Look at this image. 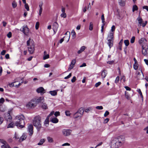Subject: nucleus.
<instances>
[{"label":"nucleus","mask_w":148,"mask_h":148,"mask_svg":"<svg viewBox=\"0 0 148 148\" xmlns=\"http://www.w3.org/2000/svg\"><path fill=\"white\" fill-rule=\"evenodd\" d=\"M65 9L64 8L62 7L61 11L62 13H65Z\"/></svg>","instance_id":"nucleus-62"},{"label":"nucleus","mask_w":148,"mask_h":148,"mask_svg":"<svg viewBox=\"0 0 148 148\" xmlns=\"http://www.w3.org/2000/svg\"><path fill=\"white\" fill-rule=\"evenodd\" d=\"M70 145V144H69L68 143H66L63 144L62 145V146H69Z\"/></svg>","instance_id":"nucleus-60"},{"label":"nucleus","mask_w":148,"mask_h":148,"mask_svg":"<svg viewBox=\"0 0 148 148\" xmlns=\"http://www.w3.org/2000/svg\"><path fill=\"white\" fill-rule=\"evenodd\" d=\"M10 112L11 111H9L8 112L4 114V118L8 122H10L12 120V117L10 115Z\"/></svg>","instance_id":"nucleus-6"},{"label":"nucleus","mask_w":148,"mask_h":148,"mask_svg":"<svg viewBox=\"0 0 148 148\" xmlns=\"http://www.w3.org/2000/svg\"><path fill=\"white\" fill-rule=\"evenodd\" d=\"M14 126V123L12 122L9 123L8 126L7 128L13 127Z\"/></svg>","instance_id":"nucleus-34"},{"label":"nucleus","mask_w":148,"mask_h":148,"mask_svg":"<svg viewBox=\"0 0 148 148\" xmlns=\"http://www.w3.org/2000/svg\"><path fill=\"white\" fill-rule=\"evenodd\" d=\"M76 80V78L75 76L73 77V78L71 80V82L73 83Z\"/></svg>","instance_id":"nucleus-58"},{"label":"nucleus","mask_w":148,"mask_h":148,"mask_svg":"<svg viewBox=\"0 0 148 148\" xmlns=\"http://www.w3.org/2000/svg\"><path fill=\"white\" fill-rule=\"evenodd\" d=\"M60 16L62 17L65 18L66 17V14L65 13H62L60 14Z\"/></svg>","instance_id":"nucleus-42"},{"label":"nucleus","mask_w":148,"mask_h":148,"mask_svg":"<svg viewBox=\"0 0 148 148\" xmlns=\"http://www.w3.org/2000/svg\"><path fill=\"white\" fill-rule=\"evenodd\" d=\"M67 34H69V36H68V39L67 41V42H68L69 40V39H70V33L69 32L67 31L66 32V33L65 34V35H67Z\"/></svg>","instance_id":"nucleus-47"},{"label":"nucleus","mask_w":148,"mask_h":148,"mask_svg":"<svg viewBox=\"0 0 148 148\" xmlns=\"http://www.w3.org/2000/svg\"><path fill=\"white\" fill-rule=\"evenodd\" d=\"M96 108L98 110H102L103 109V107L102 106H97Z\"/></svg>","instance_id":"nucleus-53"},{"label":"nucleus","mask_w":148,"mask_h":148,"mask_svg":"<svg viewBox=\"0 0 148 148\" xmlns=\"http://www.w3.org/2000/svg\"><path fill=\"white\" fill-rule=\"evenodd\" d=\"M135 40V37L134 36H133L130 40V42L131 43H133L134 42Z\"/></svg>","instance_id":"nucleus-40"},{"label":"nucleus","mask_w":148,"mask_h":148,"mask_svg":"<svg viewBox=\"0 0 148 148\" xmlns=\"http://www.w3.org/2000/svg\"><path fill=\"white\" fill-rule=\"evenodd\" d=\"M41 119L39 116L35 117L33 120V124L37 129L38 131H40L42 127Z\"/></svg>","instance_id":"nucleus-3"},{"label":"nucleus","mask_w":148,"mask_h":148,"mask_svg":"<svg viewBox=\"0 0 148 148\" xmlns=\"http://www.w3.org/2000/svg\"><path fill=\"white\" fill-rule=\"evenodd\" d=\"M14 83H15V82H12L11 83H9V85L11 87H13L14 86H17V85H15V86L14 85Z\"/></svg>","instance_id":"nucleus-44"},{"label":"nucleus","mask_w":148,"mask_h":148,"mask_svg":"<svg viewBox=\"0 0 148 148\" xmlns=\"http://www.w3.org/2000/svg\"><path fill=\"white\" fill-rule=\"evenodd\" d=\"M146 42V39L145 38H141L138 41L139 43L142 46L143 45H144V46L147 45Z\"/></svg>","instance_id":"nucleus-9"},{"label":"nucleus","mask_w":148,"mask_h":148,"mask_svg":"<svg viewBox=\"0 0 148 148\" xmlns=\"http://www.w3.org/2000/svg\"><path fill=\"white\" fill-rule=\"evenodd\" d=\"M49 118L48 117H47V119H46V120H45V124H49Z\"/></svg>","instance_id":"nucleus-43"},{"label":"nucleus","mask_w":148,"mask_h":148,"mask_svg":"<svg viewBox=\"0 0 148 148\" xmlns=\"http://www.w3.org/2000/svg\"><path fill=\"white\" fill-rule=\"evenodd\" d=\"M62 132L65 136H67L71 134V130H69L64 129L62 130Z\"/></svg>","instance_id":"nucleus-11"},{"label":"nucleus","mask_w":148,"mask_h":148,"mask_svg":"<svg viewBox=\"0 0 148 148\" xmlns=\"http://www.w3.org/2000/svg\"><path fill=\"white\" fill-rule=\"evenodd\" d=\"M137 20L138 21L139 24L138 25V26H141V25L142 23L143 22V20L140 16H139L137 18Z\"/></svg>","instance_id":"nucleus-20"},{"label":"nucleus","mask_w":148,"mask_h":148,"mask_svg":"<svg viewBox=\"0 0 148 148\" xmlns=\"http://www.w3.org/2000/svg\"><path fill=\"white\" fill-rule=\"evenodd\" d=\"M34 44V42L33 40L29 38L27 42V46H29L30 45Z\"/></svg>","instance_id":"nucleus-16"},{"label":"nucleus","mask_w":148,"mask_h":148,"mask_svg":"<svg viewBox=\"0 0 148 148\" xmlns=\"http://www.w3.org/2000/svg\"><path fill=\"white\" fill-rule=\"evenodd\" d=\"M7 36L8 38H10L12 36V33L9 32L7 34Z\"/></svg>","instance_id":"nucleus-52"},{"label":"nucleus","mask_w":148,"mask_h":148,"mask_svg":"<svg viewBox=\"0 0 148 148\" xmlns=\"http://www.w3.org/2000/svg\"><path fill=\"white\" fill-rule=\"evenodd\" d=\"M45 141V139H41L39 143H38V145H42L43 144V143Z\"/></svg>","instance_id":"nucleus-30"},{"label":"nucleus","mask_w":148,"mask_h":148,"mask_svg":"<svg viewBox=\"0 0 148 148\" xmlns=\"http://www.w3.org/2000/svg\"><path fill=\"white\" fill-rule=\"evenodd\" d=\"M76 63V60L75 59H73L72 60L71 64L74 66Z\"/></svg>","instance_id":"nucleus-54"},{"label":"nucleus","mask_w":148,"mask_h":148,"mask_svg":"<svg viewBox=\"0 0 148 148\" xmlns=\"http://www.w3.org/2000/svg\"><path fill=\"white\" fill-rule=\"evenodd\" d=\"M109 118H106L104 120V123H107L109 121Z\"/></svg>","instance_id":"nucleus-59"},{"label":"nucleus","mask_w":148,"mask_h":148,"mask_svg":"<svg viewBox=\"0 0 148 148\" xmlns=\"http://www.w3.org/2000/svg\"><path fill=\"white\" fill-rule=\"evenodd\" d=\"M26 106L28 108H34L36 106L35 101L34 100H32L26 104Z\"/></svg>","instance_id":"nucleus-4"},{"label":"nucleus","mask_w":148,"mask_h":148,"mask_svg":"<svg viewBox=\"0 0 148 148\" xmlns=\"http://www.w3.org/2000/svg\"><path fill=\"white\" fill-rule=\"evenodd\" d=\"M41 107L43 109H47L48 108L47 105L45 103H43Z\"/></svg>","instance_id":"nucleus-35"},{"label":"nucleus","mask_w":148,"mask_h":148,"mask_svg":"<svg viewBox=\"0 0 148 148\" xmlns=\"http://www.w3.org/2000/svg\"><path fill=\"white\" fill-rule=\"evenodd\" d=\"M1 143L3 145H1V148H8L9 145L8 143L5 140L3 139H1Z\"/></svg>","instance_id":"nucleus-8"},{"label":"nucleus","mask_w":148,"mask_h":148,"mask_svg":"<svg viewBox=\"0 0 148 148\" xmlns=\"http://www.w3.org/2000/svg\"><path fill=\"white\" fill-rule=\"evenodd\" d=\"M136 77L138 79H143L144 78V75L142 72L141 71V73L138 72L137 74Z\"/></svg>","instance_id":"nucleus-15"},{"label":"nucleus","mask_w":148,"mask_h":148,"mask_svg":"<svg viewBox=\"0 0 148 148\" xmlns=\"http://www.w3.org/2000/svg\"><path fill=\"white\" fill-rule=\"evenodd\" d=\"M93 26L92 22H90V25L89 27V29L90 30H92L93 29Z\"/></svg>","instance_id":"nucleus-37"},{"label":"nucleus","mask_w":148,"mask_h":148,"mask_svg":"<svg viewBox=\"0 0 148 148\" xmlns=\"http://www.w3.org/2000/svg\"><path fill=\"white\" fill-rule=\"evenodd\" d=\"M74 65H72L71 64L69 66L68 71H70L71 70L73 69V68L74 67Z\"/></svg>","instance_id":"nucleus-41"},{"label":"nucleus","mask_w":148,"mask_h":148,"mask_svg":"<svg viewBox=\"0 0 148 148\" xmlns=\"http://www.w3.org/2000/svg\"><path fill=\"white\" fill-rule=\"evenodd\" d=\"M108 45L110 48L113 46V40H112L108 39Z\"/></svg>","instance_id":"nucleus-22"},{"label":"nucleus","mask_w":148,"mask_h":148,"mask_svg":"<svg viewBox=\"0 0 148 148\" xmlns=\"http://www.w3.org/2000/svg\"><path fill=\"white\" fill-rule=\"evenodd\" d=\"M125 138L123 136H120L112 139L110 143L112 148H118L122 145L124 143Z\"/></svg>","instance_id":"nucleus-1"},{"label":"nucleus","mask_w":148,"mask_h":148,"mask_svg":"<svg viewBox=\"0 0 148 148\" xmlns=\"http://www.w3.org/2000/svg\"><path fill=\"white\" fill-rule=\"evenodd\" d=\"M114 61L113 60H112L111 61H108L107 62V63L109 64H112L113 63H114Z\"/></svg>","instance_id":"nucleus-55"},{"label":"nucleus","mask_w":148,"mask_h":148,"mask_svg":"<svg viewBox=\"0 0 148 148\" xmlns=\"http://www.w3.org/2000/svg\"><path fill=\"white\" fill-rule=\"evenodd\" d=\"M71 35L73 37V38H75L76 37V33L74 30H72L71 32Z\"/></svg>","instance_id":"nucleus-32"},{"label":"nucleus","mask_w":148,"mask_h":148,"mask_svg":"<svg viewBox=\"0 0 148 148\" xmlns=\"http://www.w3.org/2000/svg\"><path fill=\"white\" fill-rule=\"evenodd\" d=\"M6 108L5 105L1 104V111L4 112L5 111Z\"/></svg>","instance_id":"nucleus-29"},{"label":"nucleus","mask_w":148,"mask_h":148,"mask_svg":"<svg viewBox=\"0 0 148 148\" xmlns=\"http://www.w3.org/2000/svg\"><path fill=\"white\" fill-rule=\"evenodd\" d=\"M119 79V76H117L115 79V82L116 83H117L118 82Z\"/></svg>","instance_id":"nucleus-61"},{"label":"nucleus","mask_w":148,"mask_h":148,"mask_svg":"<svg viewBox=\"0 0 148 148\" xmlns=\"http://www.w3.org/2000/svg\"><path fill=\"white\" fill-rule=\"evenodd\" d=\"M36 91L37 92L39 93H40L43 94L45 92V90L44 88L42 87H40L38 88H37L36 90Z\"/></svg>","instance_id":"nucleus-14"},{"label":"nucleus","mask_w":148,"mask_h":148,"mask_svg":"<svg viewBox=\"0 0 148 148\" xmlns=\"http://www.w3.org/2000/svg\"><path fill=\"white\" fill-rule=\"evenodd\" d=\"M119 4L121 6H123L125 5V3L123 1H121L119 2Z\"/></svg>","instance_id":"nucleus-63"},{"label":"nucleus","mask_w":148,"mask_h":148,"mask_svg":"<svg viewBox=\"0 0 148 148\" xmlns=\"http://www.w3.org/2000/svg\"><path fill=\"white\" fill-rule=\"evenodd\" d=\"M60 113L59 112H56L54 113V115L56 116H57L60 115Z\"/></svg>","instance_id":"nucleus-57"},{"label":"nucleus","mask_w":148,"mask_h":148,"mask_svg":"<svg viewBox=\"0 0 148 148\" xmlns=\"http://www.w3.org/2000/svg\"><path fill=\"white\" fill-rule=\"evenodd\" d=\"M51 121L53 123H57L58 122V119L56 118H52Z\"/></svg>","instance_id":"nucleus-27"},{"label":"nucleus","mask_w":148,"mask_h":148,"mask_svg":"<svg viewBox=\"0 0 148 148\" xmlns=\"http://www.w3.org/2000/svg\"><path fill=\"white\" fill-rule=\"evenodd\" d=\"M106 71L105 70H104L102 71L101 73V76L103 78H105L106 75L107 73H106Z\"/></svg>","instance_id":"nucleus-23"},{"label":"nucleus","mask_w":148,"mask_h":148,"mask_svg":"<svg viewBox=\"0 0 148 148\" xmlns=\"http://www.w3.org/2000/svg\"><path fill=\"white\" fill-rule=\"evenodd\" d=\"M142 53L144 56H146L148 53V47L147 45L144 46L143 45L142 47Z\"/></svg>","instance_id":"nucleus-7"},{"label":"nucleus","mask_w":148,"mask_h":148,"mask_svg":"<svg viewBox=\"0 0 148 148\" xmlns=\"http://www.w3.org/2000/svg\"><path fill=\"white\" fill-rule=\"evenodd\" d=\"M53 29L54 32H56L58 27V25L56 22L54 23L52 25Z\"/></svg>","instance_id":"nucleus-13"},{"label":"nucleus","mask_w":148,"mask_h":148,"mask_svg":"<svg viewBox=\"0 0 148 148\" xmlns=\"http://www.w3.org/2000/svg\"><path fill=\"white\" fill-rule=\"evenodd\" d=\"M138 9V8L136 5H135L133 6L132 8V11L133 12H134L135 10H137Z\"/></svg>","instance_id":"nucleus-36"},{"label":"nucleus","mask_w":148,"mask_h":148,"mask_svg":"<svg viewBox=\"0 0 148 148\" xmlns=\"http://www.w3.org/2000/svg\"><path fill=\"white\" fill-rule=\"evenodd\" d=\"M24 119L25 117L22 114L17 116L15 117V119L17 120L15 123V125L18 128L21 129L24 127L25 125Z\"/></svg>","instance_id":"nucleus-2"},{"label":"nucleus","mask_w":148,"mask_h":148,"mask_svg":"<svg viewBox=\"0 0 148 148\" xmlns=\"http://www.w3.org/2000/svg\"><path fill=\"white\" fill-rule=\"evenodd\" d=\"M71 75H72L71 73H70L66 77H65L64 78L65 79H69L71 77Z\"/></svg>","instance_id":"nucleus-49"},{"label":"nucleus","mask_w":148,"mask_h":148,"mask_svg":"<svg viewBox=\"0 0 148 148\" xmlns=\"http://www.w3.org/2000/svg\"><path fill=\"white\" fill-rule=\"evenodd\" d=\"M77 112L80 115L82 116L84 112V109L83 108H81L78 110Z\"/></svg>","instance_id":"nucleus-18"},{"label":"nucleus","mask_w":148,"mask_h":148,"mask_svg":"<svg viewBox=\"0 0 148 148\" xmlns=\"http://www.w3.org/2000/svg\"><path fill=\"white\" fill-rule=\"evenodd\" d=\"M49 93L52 96H55L57 95V91L55 90L53 91H50L49 92Z\"/></svg>","instance_id":"nucleus-25"},{"label":"nucleus","mask_w":148,"mask_h":148,"mask_svg":"<svg viewBox=\"0 0 148 148\" xmlns=\"http://www.w3.org/2000/svg\"><path fill=\"white\" fill-rule=\"evenodd\" d=\"M25 8L27 11L29 10V8L28 4L26 3L25 4Z\"/></svg>","instance_id":"nucleus-39"},{"label":"nucleus","mask_w":148,"mask_h":148,"mask_svg":"<svg viewBox=\"0 0 148 148\" xmlns=\"http://www.w3.org/2000/svg\"><path fill=\"white\" fill-rule=\"evenodd\" d=\"M86 48V47L85 46H82L81 47L80 50L78 51L77 53L79 54L81 53L82 52L84 51Z\"/></svg>","instance_id":"nucleus-24"},{"label":"nucleus","mask_w":148,"mask_h":148,"mask_svg":"<svg viewBox=\"0 0 148 148\" xmlns=\"http://www.w3.org/2000/svg\"><path fill=\"white\" fill-rule=\"evenodd\" d=\"M109 112L108 111H106L104 114V116L105 117L107 116L109 114Z\"/></svg>","instance_id":"nucleus-50"},{"label":"nucleus","mask_w":148,"mask_h":148,"mask_svg":"<svg viewBox=\"0 0 148 148\" xmlns=\"http://www.w3.org/2000/svg\"><path fill=\"white\" fill-rule=\"evenodd\" d=\"M46 51L44 52V55L43 57V59L44 60L48 59L49 58V54H46Z\"/></svg>","instance_id":"nucleus-26"},{"label":"nucleus","mask_w":148,"mask_h":148,"mask_svg":"<svg viewBox=\"0 0 148 148\" xmlns=\"http://www.w3.org/2000/svg\"><path fill=\"white\" fill-rule=\"evenodd\" d=\"M114 38V33L112 32H110L108 35L107 39H110V40H113Z\"/></svg>","instance_id":"nucleus-17"},{"label":"nucleus","mask_w":148,"mask_h":148,"mask_svg":"<svg viewBox=\"0 0 148 148\" xmlns=\"http://www.w3.org/2000/svg\"><path fill=\"white\" fill-rule=\"evenodd\" d=\"M20 30L26 36L28 35L29 32V29L27 26H23L21 28Z\"/></svg>","instance_id":"nucleus-5"},{"label":"nucleus","mask_w":148,"mask_h":148,"mask_svg":"<svg viewBox=\"0 0 148 148\" xmlns=\"http://www.w3.org/2000/svg\"><path fill=\"white\" fill-rule=\"evenodd\" d=\"M133 66H134V69H135L136 70L138 68V66L137 65V64H136H136L134 63Z\"/></svg>","instance_id":"nucleus-51"},{"label":"nucleus","mask_w":148,"mask_h":148,"mask_svg":"<svg viewBox=\"0 0 148 148\" xmlns=\"http://www.w3.org/2000/svg\"><path fill=\"white\" fill-rule=\"evenodd\" d=\"M65 112L66 116H69L70 115V113L69 111H66Z\"/></svg>","instance_id":"nucleus-64"},{"label":"nucleus","mask_w":148,"mask_h":148,"mask_svg":"<svg viewBox=\"0 0 148 148\" xmlns=\"http://www.w3.org/2000/svg\"><path fill=\"white\" fill-rule=\"evenodd\" d=\"M115 29V27L114 25H112V27L111 29V31L112 32H114Z\"/></svg>","instance_id":"nucleus-48"},{"label":"nucleus","mask_w":148,"mask_h":148,"mask_svg":"<svg viewBox=\"0 0 148 148\" xmlns=\"http://www.w3.org/2000/svg\"><path fill=\"white\" fill-rule=\"evenodd\" d=\"M17 5L16 2L15 1H13L12 3V7L14 8L16 7L17 6Z\"/></svg>","instance_id":"nucleus-33"},{"label":"nucleus","mask_w":148,"mask_h":148,"mask_svg":"<svg viewBox=\"0 0 148 148\" xmlns=\"http://www.w3.org/2000/svg\"><path fill=\"white\" fill-rule=\"evenodd\" d=\"M44 101V97H40L39 98L37 99L36 101V103H38L40 102H42L43 103Z\"/></svg>","instance_id":"nucleus-19"},{"label":"nucleus","mask_w":148,"mask_h":148,"mask_svg":"<svg viewBox=\"0 0 148 148\" xmlns=\"http://www.w3.org/2000/svg\"><path fill=\"white\" fill-rule=\"evenodd\" d=\"M101 19L102 21V23L104 24L105 22V19L104 18V15L103 14L101 16Z\"/></svg>","instance_id":"nucleus-45"},{"label":"nucleus","mask_w":148,"mask_h":148,"mask_svg":"<svg viewBox=\"0 0 148 148\" xmlns=\"http://www.w3.org/2000/svg\"><path fill=\"white\" fill-rule=\"evenodd\" d=\"M101 83L100 82H99L97 83H96L95 85V86L96 87H98L99 86Z\"/></svg>","instance_id":"nucleus-56"},{"label":"nucleus","mask_w":148,"mask_h":148,"mask_svg":"<svg viewBox=\"0 0 148 148\" xmlns=\"http://www.w3.org/2000/svg\"><path fill=\"white\" fill-rule=\"evenodd\" d=\"M124 43L126 46H128L129 44V41L128 40H125L124 41Z\"/></svg>","instance_id":"nucleus-38"},{"label":"nucleus","mask_w":148,"mask_h":148,"mask_svg":"<svg viewBox=\"0 0 148 148\" xmlns=\"http://www.w3.org/2000/svg\"><path fill=\"white\" fill-rule=\"evenodd\" d=\"M47 139L48 140V141L50 143H53L54 142V140H53V138L50 137L48 136L47 137Z\"/></svg>","instance_id":"nucleus-28"},{"label":"nucleus","mask_w":148,"mask_h":148,"mask_svg":"<svg viewBox=\"0 0 148 148\" xmlns=\"http://www.w3.org/2000/svg\"><path fill=\"white\" fill-rule=\"evenodd\" d=\"M27 138V136L24 134H23L22 136L20 138V140H21L22 141L25 140Z\"/></svg>","instance_id":"nucleus-31"},{"label":"nucleus","mask_w":148,"mask_h":148,"mask_svg":"<svg viewBox=\"0 0 148 148\" xmlns=\"http://www.w3.org/2000/svg\"><path fill=\"white\" fill-rule=\"evenodd\" d=\"M33 126L31 124H29L28 126V131L29 132V134L30 136H32L33 133Z\"/></svg>","instance_id":"nucleus-12"},{"label":"nucleus","mask_w":148,"mask_h":148,"mask_svg":"<svg viewBox=\"0 0 148 148\" xmlns=\"http://www.w3.org/2000/svg\"><path fill=\"white\" fill-rule=\"evenodd\" d=\"M39 23L38 22L36 23L35 25V28L36 29H38L39 27Z\"/></svg>","instance_id":"nucleus-46"},{"label":"nucleus","mask_w":148,"mask_h":148,"mask_svg":"<svg viewBox=\"0 0 148 148\" xmlns=\"http://www.w3.org/2000/svg\"><path fill=\"white\" fill-rule=\"evenodd\" d=\"M35 44H32V45H30L27 48L28 49V51L29 53L30 54H33L34 53L35 50Z\"/></svg>","instance_id":"nucleus-10"},{"label":"nucleus","mask_w":148,"mask_h":148,"mask_svg":"<svg viewBox=\"0 0 148 148\" xmlns=\"http://www.w3.org/2000/svg\"><path fill=\"white\" fill-rule=\"evenodd\" d=\"M82 117L77 112H76L73 115V118L76 119L77 118H80Z\"/></svg>","instance_id":"nucleus-21"}]
</instances>
